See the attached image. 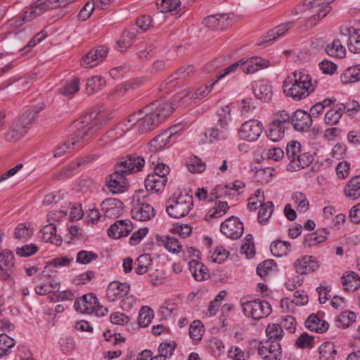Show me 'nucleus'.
I'll return each instance as SVG.
<instances>
[{"mask_svg": "<svg viewBox=\"0 0 360 360\" xmlns=\"http://www.w3.org/2000/svg\"><path fill=\"white\" fill-rule=\"evenodd\" d=\"M293 25V22L289 21L271 29L264 36V41L267 42L275 40L283 36L288 30L292 27Z\"/></svg>", "mask_w": 360, "mask_h": 360, "instance_id": "34", "label": "nucleus"}, {"mask_svg": "<svg viewBox=\"0 0 360 360\" xmlns=\"http://www.w3.org/2000/svg\"><path fill=\"white\" fill-rule=\"evenodd\" d=\"M141 113H134L131 115L127 121L119 123L116 125V129L120 130L123 134L128 131L133 127H136L138 129V124L141 117H139Z\"/></svg>", "mask_w": 360, "mask_h": 360, "instance_id": "46", "label": "nucleus"}, {"mask_svg": "<svg viewBox=\"0 0 360 360\" xmlns=\"http://www.w3.org/2000/svg\"><path fill=\"white\" fill-rule=\"evenodd\" d=\"M101 210L105 217L115 218L122 214L123 203L118 199L108 198L102 202Z\"/></svg>", "mask_w": 360, "mask_h": 360, "instance_id": "20", "label": "nucleus"}, {"mask_svg": "<svg viewBox=\"0 0 360 360\" xmlns=\"http://www.w3.org/2000/svg\"><path fill=\"white\" fill-rule=\"evenodd\" d=\"M174 108L169 101L158 100L144 107L139 113H145L138 124V131L146 133L153 129L172 112Z\"/></svg>", "mask_w": 360, "mask_h": 360, "instance_id": "2", "label": "nucleus"}, {"mask_svg": "<svg viewBox=\"0 0 360 360\" xmlns=\"http://www.w3.org/2000/svg\"><path fill=\"white\" fill-rule=\"evenodd\" d=\"M105 80L98 76H94L89 79L86 84V91L89 95H91L96 91L101 90L102 86L105 85Z\"/></svg>", "mask_w": 360, "mask_h": 360, "instance_id": "49", "label": "nucleus"}, {"mask_svg": "<svg viewBox=\"0 0 360 360\" xmlns=\"http://www.w3.org/2000/svg\"><path fill=\"white\" fill-rule=\"evenodd\" d=\"M203 325L200 321H194L189 328V335L193 340H200L203 334Z\"/></svg>", "mask_w": 360, "mask_h": 360, "instance_id": "61", "label": "nucleus"}, {"mask_svg": "<svg viewBox=\"0 0 360 360\" xmlns=\"http://www.w3.org/2000/svg\"><path fill=\"white\" fill-rule=\"evenodd\" d=\"M326 53L332 57L342 58L346 55L345 48L342 45L340 39H334L326 47Z\"/></svg>", "mask_w": 360, "mask_h": 360, "instance_id": "39", "label": "nucleus"}, {"mask_svg": "<svg viewBox=\"0 0 360 360\" xmlns=\"http://www.w3.org/2000/svg\"><path fill=\"white\" fill-rule=\"evenodd\" d=\"M40 237L46 242H49L56 246L62 243V238L56 233V226L54 224L50 223L44 226L40 231Z\"/></svg>", "mask_w": 360, "mask_h": 360, "instance_id": "24", "label": "nucleus"}, {"mask_svg": "<svg viewBox=\"0 0 360 360\" xmlns=\"http://www.w3.org/2000/svg\"><path fill=\"white\" fill-rule=\"evenodd\" d=\"M342 285L344 290L353 292L360 287V278L354 272H347L341 277Z\"/></svg>", "mask_w": 360, "mask_h": 360, "instance_id": "33", "label": "nucleus"}, {"mask_svg": "<svg viewBox=\"0 0 360 360\" xmlns=\"http://www.w3.org/2000/svg\"><path fill=\"white\" fill-rule=\"evenodd\" d=\"M228 20L226 14H215L206 17L203 22L212 30H224L228 25Z\"/></svg>", "mask_w": 360, "mask_h": 360, "instance_id": "28", "label": "nucleus"}, {"mask_svg": "<svg viewBox=\"0 0 360 360\" xmlns=\"http://www.w3.org/2000/svg\"><path fill=\"white\" fill-rule=\"evenodd\" d=\"M166 212L172 218L180 219L188 215L193 207V196L180 193L170 197L166 202Z\"/></svg>", "mask_w": 360, "mask_h": 360, "instance_id": "4", "label": "nucleus"}, {"mask_svg": "<svg viewBox=\"0 0 360 360\" xmlns=\"http://www.w3.org/2000/svg\"><path fill=\"white\" fill-rule=\"evenodd\" d=\"M155 238L159 246H163L172 253H179L181 251L182 246L174 236L157 235Z\"/></svg>", "mask_w": 360, "mask_h": 360, "instance_id": "23", "label": "nucleus"}, {"mask_svg": "<svg viewBox=\"0 0 360 360\" xmlns=\"http://www.w3.org/2000/svg\"><path fill=\"white\" fill-rule=\"evenodd\" d=\"M133 230V225L129 219L117 220L108 230L110 237L120 238L127 236Z\"/></svg>", "mask_w": 360, "mask_h": 360, "instance_id": "15", "label": "nucleus"}, {"mask_svg": "<svg viewBox=\"0 0 360 360\" xmlns=\"http://www.w3.org/2000/svg\"><path fill=\"white\" fill-rule=\"evenodd\" d=\"M167 181V179H162L156 174H148L145 180V186L147 191L158 192L165 188Z\"/></svg>", "mask_w": 360, "mask_h": 360, "instance_id": "36", "label": "nucleus"}, {"mask_svg": "<svg viewBox=\"0 0 360 360\" xmlns=\"http://www.w3.org/2000/svg\"><path fill=\"white\" fill-rule=\"evenodd\" d=\"M105 115L103 112H91L74 122L76 130L72 138V146L89 139L99 129L100 125L105 123Z\"/></svg>", "mask_w": 360, "mask_h": 360, "instance_id": "3", "label": "nucleus"}, {"mask_svg": "<svg viewBox=\"0 0 360 360\" xmlns=\"http://www.w3.org/2000/svg\"><path fill=\"white\" fill-rule=\"evenodd\" d=\"M34 18H36V17L32 11V8H30V6H28L25 8L22 16L10 21V25L13 27H20L22 25H23L25 22H30Z\"/></svg>", "mask_w": 360, "mask_h": 360, "instance_id": "51", "label": "nucleus"}, {"mask_svg": "<svg viewBox=\"0 0 360 360\" xmlns=\"http://www.w3.org/2000/svg\"><path fill=\"white\" fill-rule=\"evenodd\" d=\"M263 129L261 122L255 119L250 120L242 124L238 130V136L242 140L255 141L261 136Z\"/></svg>", "mask_w": 360, "mask_h": 360, "instance_id": "6", "label": "nucleus"}, {"mask_svg": "<svg viewBox=\"0 0 360 360\" xmlns=\"http://www.w3.org/2000/svg\"><path fill=\"white\" fill-rule=\"evenodd\" d=\"M27 131L17 122L13 123L6 134V139L8 141H15L21 139Z\"/></svg>", "mask_w": 360, "mask_h": 360, "instance_id": "50", "label": "nucleus"}, {"mask_svg": "<svg viewBox=\"0 0 360 360\" xmlns=\"http://www.w3.org/2000/svg\"><path fill=\"white\" fill-rule=\"evenodd\" d=\"M137 266L135 269V271L139 275L145 274L148 271L150 266L152 264V259L150 255L143 254L140 255L136 261Z\"/></svg>", "mask_w": 360, "mask_h": 360, "instance_id": "47", "label": "nucleus"}, {"mask_svg": "<svg viewBox=\"0 0 360 360\" xmlns=\"http://www.w3.org/2000/svg\"><path fill=\"white\" fill-rule=\"evenodd\" d=\"M240 304L245 315L254 320L265 318L272 311L269 302L260 300H248L246 298H243Z\"/></svg>", "mask_w": 360, "mask_h": 360, "instance_id": "5", "label": "nucleus"}, {"mask_svg": "<svg viewBox=\"0 0 360 360\" xmlns=\"http://www.w3.org/2000/svg\"><path fill=\"white\" fill-rule=\"evenodd\" d=\"M346 198L356 200L360 198V175H356L349 179L343 189Z\"/></svg>", "mask_w": 360, "mask_h": 360, "instance_id": "22", "label": "nucleus"}, {"mask_svg": "<svg viewBox=\"0 0 360 360\" xmlns=\"http://www.w3.org/2000/svg\"><path fill=\"white\" fill-rule=\"evenodd\" d=\"M240 69L246 74L255 73L269 65L268 60L258 56L252 57L245 60H240Z\"/></svg>", "mask_w": 360, "mask_h": 360, "instance_id": "18", "label": "nucleus"}, {"mask_svg": "<svg viewBox=\"0 0 360 360\" xmlns=\"http://www.w3.org/2000/svg\"><path fill=\"white\" fill-rule=\"evenodd\" d=\"M126 174L118 171V167L115 166V172L110 174L106 179V185L112 193H120L125 191L129 186L126 179Z\"/></svg>", "mask_w": 360, "mask_h": 360, "instance_id": "8", "label": "nucleus"}, {"mask_svg": "<svg viewBox=\"0 0 360 360\" xmlns=\"http://www.w3.org/2000/svg\"><path fill=\"white\" fill-rule=\"evenodd\" d=\"M261 208L258 213V221L259 223H265L271 217L274 211V204L272 202L269 201L266 203L259 204Z\"/></svg>", "mask_w": 360, "mask_h": 360, "instance_id": "53", "label": "nucleus"}, {"mask_svg": "<svg viewBox=\"0 0 360 360\" xmlns=\"http://www.w3.org/2000/svg\"><path fill=\"white\" fill-rule=\"evenodd\" d=\"M172 129L166 130L165 132L158 135L150 143V148L154 151L163 149L169 143V139L174 135Z\"/></svg>", "mask_w": 360, "mask_h": 360, "instance_id": "32", "label": "nucleus"}, {"mask_svg": "<svg viewBox=\"0 0 360 360\" xmlns=\"http://www.w3.org/2000/svg\"><path fill=\"white\" fill-rule=\"evenodd\" d=\"M313 160V156L309 153L303 152L302 150H301L294 162L288 163L287 169L291 172L298 171L310 165Z\"/></svg>", "mask_w": 360, "mask_h": 360, "instance_id": "26", "label": "nucleus"}, {"mask_svg": "<svg viewBox=\"0 0 360 360\" xmlns=\"http://www.w3.org/2000/svg\"><path fill=\"white\" fill-rule=\"evenodd\" d=\"M41 109L38 108H34L27 110L23 113L21 117L16 122L22 129L27 131V129L31 127L33 122L36 120L37 114L40 112Z\"/></svg>", "mask_w": 360, "mask_h": 360, "instance_id": "37", "label": "nucleus"}, {"mask_svg": "<svg viewBox=\"0 0 360 360\" xmlns=\"http://www.w3.org/2000/svg\"><path fill=\"white\" fill-rule=\"evenodd\" d=\"M13 255L12 252L5 250L0 254V278L8 281L13 271Z\"/></svg>", "mask_w": 360, "mask_h": 360, "instance_id": "16", "label": "nucleus"}, {"mask_svg": "<svg viewBox=\"0 0 360 360\" xmlns=\"http://www.w3.org/2000/svg\"><path fill=\"white\" fill-rule=\"evenodd\" d=\"M136 35L137 30L136 29L124 31L122 33L121 39L118 41V44L120 49L129 48L134 42V40L136 39Z\"/></svg>", "mask_w": 360, "mask_h": 360, "instance_id": "56", "label": "nucleus"}, {"mask_svg": "<svg viewBox=\"0 0 360 360\" xmlns=\"http://www.w3.org/2000/svg\"><path fill=\"white\" fill-rule=\"evenodd\" d=\"M220 231L227 238L236 240L243 234L244 227L238 217H231L221 224Z\"/></svg>", "mask_w": 360, "mask_h": 360, "instance_id": "7", "label": "nucleus"}, {"mask_svg": "<svg viewBox=\"0 0 360 360\" xmlns=\"http://www.w3.org/2000/svg\"><path fill=\"white\" fill-rule=\"evenodd\" d=\"M153 312L148 307H143L140 311L138 322L141 327H147L151 322Z\"/></svg>", "mask_w": 360, "mask_h": 360, "instance_id": "59", "label": "nucleus"}, {"mask_svg": "<svg viewBox=\"0 0 360 360\" xmlns=\"http://www.w3.org/2000/svg\"><path fill=\"white\" fill-rule=\"evenodd\" d=\"M337 350L331 342H323L319 348V360H335Z\"/></svg>", "mask_w": 360, "mask_h": 360, "instance_id": "38", "label": "nucleus"}, {"mask_svg": "<svg viewBox=\"0 0 360 360\" xmlns=\"http://www.w3.org/2000/svg\"><path fill=\"white\" fill-rule=\"evenodd\" d=\"M342 36L347 37V46L353 53H360V30L353 27L342 26L340 28Z\"/></svg>", "mask_w": 360, "mask_h": 360, "instance_id": "17", "label": "nucleus"}, {"mask_svg": "<svg viewBox=\"0 0 360 360\" xmlns=\"http://www.w3.org/2000/svg\"><path fill=\"white\" fill-rule=\"evenodd\" d=\"M188 268L194 279L198 281H205L210 278L207 267L196 259H191L188 262Z\"/></svg>", "mask_w": 360, "mask_h": 360, "instance_id": "25", "label": "nucleus"}, {"mask_svg": "<svg viewBox=\"0 0 360 360\" xmlns=\"http://www.w3.org/2000/svg\"><path fill=\"white\" fill-rule=\"evenodd\" d=\"M356 314L349 311H342L336 319V324L339 328H348L352 323L356 321Z\"/></svg>", "mask_w": 360, "mask_h": 360, "instance_id": "48", "label": "nucleus"}, {"mask_svg": "<svg viewBox=\"0 0 360 360\" xmlns=\"http://www.w3.org/2000/svg\"><path fill=\"white\" fill-rule=\"evenodd\" d=\"M317 84V81L312 79L307 70L301 69L286 77L283 84V90L286 96L300 101L314 92Z\"/></svg>", "mask_w": 360, "mask_h": 360, "instance_id": "1", "label": "nucleus"}, {"mask_svg": "<svg viewBox=\"0 0 360 360\" xmlns=\"http://www.w3.org/2000/svg\"><path fill=\"white\" fill-rule=\"evenodd\" d=\"M329 235V231L327 229H318L316 231L308 234L304 241L303 245L307 248L314 246L319 243L324 242Z\"/></svg>", "mask_w": 360, "mask_h": 360, "instance_id": "29", "label": "nucleus"}, {"mask_svg": "<svg viewBox=\"0 0 360 360\" xmlns=\"http://www.w3.org/2000/svg\"><path fill=\"white\" fill-rule=\"evenodd\" d=\"M301 148V144L297 141H290L285 148V154L289 162H293L297 155L300 154Z\"/></svg>", "mask_w": 360, "mask_h": 360, "instance_id": "55", "label": "nucleus"}, {"mask_svg": "<svg viewBox=\"0 0 360 360\" xmlns=\"http://www.w3.org/2000/svg\"><path fill=\"white\" fill-rule=\"evenodd\" d=\"M344 112H345V104H337L326 112L324 118L325 123L330 126L335 125L338 123Z\"/></svg>", "mask_w": 360, "mask_h": 360, "instance_id": "31", "label": "nucleus"}, {"mask_svg": "<svg viewBox=\"0 0 360 360\" xmlns=\"http://www.w3.org/2000/svg\"><path fill=\"white\" fill-rule=\"evenodd\" d=\"M258 354L264 360H280L281 347L279 342L266 341L258 348Z\"/></svg>", "mask_w": 360, "mask_h": 360, "instance_id": "13", "label": "nucleus"}, {"mask_svg": "<svg viewBox=\"0 0 360 360\" xmlns=\"http://www.w3.org/2000/svg\"><path fill=\"white\" fill-rule=\"evenodd\" d=\"M129 289V284L115 281L109 283L106 290V297L109 301L115 302L125 297Z\"/></svg>", "mask_w": 360, "mask_h": 360, "instance_id": "12", "label": "nucleus"}, {"mask_svg": "<svg viewBox=\"0 0 360 360\" xmlns=\"http://www.w3.org/2000/svg\"><path fill=\"white\" fill-rule=\"evenodd\" d=\"M276 264L272 259H266L259 264L257 268L258 275L265 279V277L272 271L273 267H276Z\"/></svg>", "mask_w": 360, "mask_h": 360, "instance_id": "62", "label": "nucleus"}, {"mask_svg": "<svg viewBox=\"0 0 360 360\" xmlns=\"http://www.w3.org/2000/svg\"><path fill=\"white\" fill-rule=\"evenodd\" d=\"M108 53V49L101 46L93 48L82 58L81 64L84 68H93L103 62Z\"/></svg>", "mask_w": 360, "mask_h": 360, "instance_id": "11", "label": "nucleus"}, {"mask_svg": "<svg viewBox=\"0 0 360 360\" xmlns=\"http://www.w3.org/2000/svg\"><path fill=\"white\" fill-rule=\"evenodd\" d=\"M186 165L191 173H201L206 168L205 162L197 156L190 158Z\"/></svg>", "mask_w": 360, "mask_h": 360, "instance_id": "54", "label": "nucleus"}, {"mask_svg": "<svg viewBox=\"0 0 360 360\" xmlns=\"http://www.w3.org/2000/svg\"><path fill=\"white\" fill-rule=\"evenodd\" d=\"M131 214L132 218L136 221H146L155 217V211L150 204L138 200L133 202Z\"/></svg>", "mask_w": 360, "mask_h": 360, "instance_id": "9", "label": "nucleus"}, {"mask_svg": "<svg viewBox=\"0 0 360 360\" xmlns=\"http://www.w3.org/2000/svg\"><path fill=\"white\" fill-rule=\"evenodd\" d=\"M245 187V184L241 181L236 180L233 182L220 186L218 187V191L220 193L219 197L224 195L229 199L238 196L240 194V190Z\"/></svg>", "mask_w": 360, "mask_h": 360, "instance_id": "27", "label": "nucleus"}, {"mask_svg": "<svg viewBox=\"0 0 360 360\" xmlns=\"http://www.w3.org/2000/svg\"><path fill=\"white\" fill-rule=\"evenodd\" d=\"M98 255L93 251L80 250L76 256V262L82 264H88L98 259Z\"/></svg>", "mask_w": 360, "mask_h": 360, "instance_id": "57", "label": "nucleus"}, {"mask_svg": "<svg viewBox=\"0 0 360 360\" xmlns=\"http://www.w3.org/2000/svg\"><path fill=\"white\" fill-rule=\"evenodd\" d=\"M145 165V160L141 156L129 155L123 158L117 165L118 171L127 175L141 171Z\"/></svg>", "mask_w": 360, "mask_h": 360, "instance_id": "10", "label": "nucleus"}, {"mask_svg": "<svg viewBox=\"0 0 360 360\" xmlns=\"http://www.w3.org/2000/svg\"><path fill=\"white\" fill-rule=\"evenodd\" d=\"M291 123L295 130L306 131L312 124L311 114L304 110H298L293 113Z\"/></svg>", "mask_w": 360, "mask_h": 360, "instance_id": "19", "label": "nucleus"}, {"mask_svg": "<svg viewBox=\"0 0 360 360\" xmlns=\"http://www.w3.org/2000/svg\"><path fill=\"white\" fill-rule=\"evenodd\" d=\"M342 83L350 84L360 80V65L348 68L340 77Z\"/></svg>", "mask_w": 360, "mask_h": 360, "instance_id": "41", "label": "nucleus"}, {"mask_svg": "<svg viewBox=\"0 0 360 360\" xmlns=\"http://www.w3.org/2000/svg\"><path fill=\"white\" fill-rule=\"evenodd\" d=\"M283 330L279 324H269L266 328V333L268 338L266 341L278 342L283 338Z\"/></svg>", "mask_w": 360, "mask_h": 360, "instance_id": "45", "label": "nucleus"}, {"mask_svg": "<svg viewBox=\"0 0 360 360\" xmlns=\"http://www.w3.org/2000/svg\"><path fill=\"white\" fill-rule=\"evenodd\" d=\"M295 271L299 274H307L318 269L319 264L314 257L304 255L294 263Z\"/></svg>", "mask_w": 360, "mask_h": 360, "instance_id": "21", "label": "nucleus"}, {"mask_svg": "<svg viewBox=\"0 0 360 360\" xmlns=\"http://www.w3.org/2000/svg\"><path fill=\"white\" fill-rule=\"evenodd\" d=\"M306 327L316 333H322L326 332L328 328V323L321 319L316 314H311L305 321Z\"/></svg>", "mask_w": 360, "mask_h": 360, "instance_id": "35", "label": "nucleus"}, {"mask_svg": "<svg viewBox=\"0 0 360 360\" xmlns=\"http://www.w3.org/2000/svg\"><path fill=\"white\" fill-rule=\"evenodd\" d=\"M291 245L287 241L277 240L270 245L271 253L276 257L286 255L290 251Z\"/></svg>", "mask_w": 360, "mask_h": 360, "instance_id": "43", "label": "nucleus"}, {"mask_svg": "<svg viewBox=\"0 0 360 360\" xmlns=\"http://www.w3.org/2000/svg\"><path fill=\"white\" fill-rule=\"evenodd\" d=\"M96 304H98L96 296L93 293H89L77 298L75 302L74 307L77 311L93 314Z\"/></svg>", "mask_w": 360, "mask_h": 360, "instance_id": "14", "label": "nucleus"}, {"mask_svg": "<svg viewBox=\"0 0 360 360\" xmlns=\"http://www.w3.org/2000/svg\"><path fill=\"white\" fill-rule=\"evenodd\" d=\"M285 126L273 121L269 124L267 136L274 142H277L283 139L285 133Z\"/></svg>", "mask_w": 360, "mask_h": 360, "instance_id": "42", "label": "nucleus"}, {"mask_svg": "<svg viewBox=\"0 0 360 360\" xmlns=\"http://www.w3.org/2000/svg\"><path fill=\"white\" fill-rule=\"evenodd\" d=\"M123 133H121L120 130H117L115 127L113 129L108 131L105 134L101 137L98 140V143L101 146L110 144L113 141L121 137Z\"/></svg>", "mask_w": 360, "mask_h": 360, "instance_id": "63", "label": "nucleus"}, {"mask_svg": "<svg viewBox=\"0 0 360 360\" xmlns=\"http://www.w3.org/2000/svg\"><path fill=\"white\" fill-rule=\"evenodd\" d=\"M79 89V79L74 77L65 82L64 86L59 89V93L67 97H72Z\"/></svg>", "mask_w": 360, "mask_h": 360, "instance_id": "44", "label": "nucleus"}, {"mask_svg": "<svg viewBox=\"0 0 360 360\" xmlns=\"http://www.w3.org/2000/svg\"><path fill=\"white\" fill-rule=\"evenodd\" d=\"M15 345V341L6 334L0 335V358L7 355Z\"/></svg>", "mask_w": 360, "mask_h": 360, "instance_id": "58", "label": "nucleus"}, {"mask_svg": "<svg viewBox=\"0 0 360 360\" xmlns=\"http://www.w3.org/2000/svg\"><path fill=\"white\" fill-rule=\"evenodd\" d=\"M176 343L174 342H162L158 348V355L156 358L160 360H166V358L170 357L174 351Z\"/></svg>", "mask_w": 360, "mask_h": 360, "instance_id": "52", "label": "nucleus"}, {"mask_svg": "<svg viewBox=\"0 0 360 360\" xmlns=\"http://www.w3.org/2000/svg\"><path fill=\"white\" fill-rule=\"evenodd\" d=\"M218 120L217 126L221 129H224L229 133V123L232 120L231 109L229 105H226L220 109L217 112Z\"/></svg>", "mask_w": 360, "mask_h": 360, "instance_id": "40", "label": "nucleus"}, {"mask_svg": "<svg viewBox=\"0 0 360 360\" xmlns=\"http://www.w3.org/2000/svg\"><path fill=\"white\" fill-rule=\"evenodd\" d=\"M272 172L270 167L257 169L255 172V179L261 184L268 183L271 179Z\"/></svg>", "mask_w": 360, "mask_h": 360, "instance_id": "60", "label": "nucleus"}, {"mask_svg": "<svg viewBox=\"0 0 360 360\" xmlns=\"http://www.w3.org/2000/svg\"><path fill=\"white\" fill-rule=\"evenodd\" d=\"M229 210L227 202L219 201L215 203V207L210 210L209 213L212 218H219L224 216Z\"/></svg>", "mask_w": 360, "mask_h": 360, "instance_id": "64", "label": "nucleus"}, {"mask_svg": "<svg viewBox=\"0 0 360 360\" xmlns=\"http://www.w3.org/2000/svg\"><path fill=\"white\" fill-rule=\"evenodd\" d=\"M253 93L257 98L268 101L272 96V87L266 81H258L253 86Z\"/></svg>", "mask_w": 360, "mask_h": 360, "instance_id": "30", "label": "nucleus"}]
</instances>
